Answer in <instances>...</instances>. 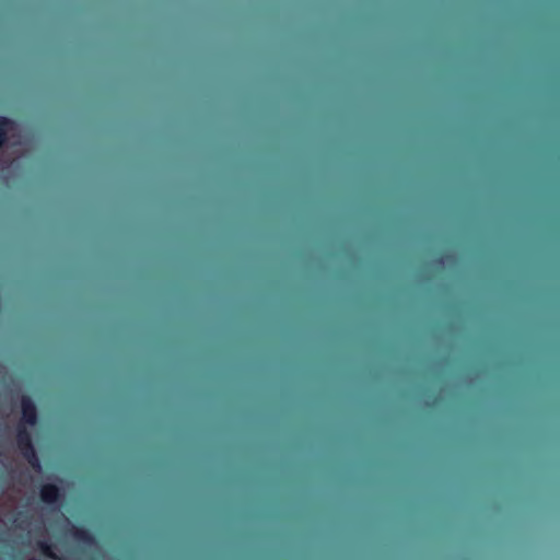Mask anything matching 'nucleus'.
<instances>
[{"mask_svg":"<svg viewBox=\"0 0 560 560\" xmlns=\"http://www.w3.org/2000/svg\"><path fill=\"white\" fill-rule=\"evenodd\" d=\"M21 420L19 423L27 424L28 427H35L38 422V411L34 400L23 395L21 397Z\"/></svg>","mask_w":560,"mask_h":560,"instance_id":"f257e3e1","label":"nucleus"},{"mask_svg":"<svg viewBox=\"0 0 560 560\" xmlns=\"http://www.w3.org/2000/svg\"><path fill=\"white\" fill-rule=\"evenodd\" d=\"M40 500L47 505H58L62 499L60 488L54 483H44L39 489Z\"/></svg>","mask_w":560,"mask_h":560,"instance_id":"f03ea898","label":"nucleus"},{"mask_svg":"<svg viewBox=\"0 0 560 560\" xmlns=\"http://www.w3.org/2000/svg\"><path fill=\"white\" fill-rule=\"evenodd\" d=\"M19 451L35 471L42 470V463L33 443L20 447Z\"/></svg>","mask_w":560,"mask_h":560,"instance_id":"7ed1b4c3","label":"nucleus"},{"mask_svg":"<svg viewBox=\"0 0 560 560\" xmlns=\"http://www.w3.org/2000/svg\"><path fill=\"white\" fill-rule=\"evenodd\" d=\"M70 534L72 538L79 542L85 545H91L94 542V536L92 533L82 526L71 525Z\"/></svg>","mask_w":560,"mask_h":560,"instance_id":"20e7f679","label":"nucleus"},{"mask_svg":"<svg viewBox=\"0 0 560 560\" xmlns=\"http://www.w3.org/2000/svg\"><path fill=\"white\" fill-rule=\"evenodd\" d=\"M28 428L30 427L27 424L18 423L16 435H15L18 448H20L22 446H27V444L33 443L32 434H31Z\"/></svg>","mask_w":560,"mask_h":560,"instance_id":"39448f33","label":"nucleus"},{"mask_svg":"<svg viewBox=\"0 0 560 560\" xmlns=\"http://www.w3.org/2000/svg\"><path fill=\"white\" fill-rule=\"evenodd\" d=\"M37 546L44 556L51 558V559L57 558L56 553L54 552L52 545L49 544L48 541H45V540L38 541Z\"/></svg>","mask_w":560,"mask_h":560,"instance_id":"423d86ee","label":"nucleus"},{"mask_svg":"<svg viewBox=\"0 0 560 560\" xmlns=\"http://www.w3.org/2000/svg\"><path fill=\"white\" fill-rule=\"evenodd\" d=\"M28 560H38V559H36V558H31V559H28Z\"/></svg>","mask_w":560,"mask_h":560,"instance_id":"0eeeda50","label":"nucleus"}]
</instances>
